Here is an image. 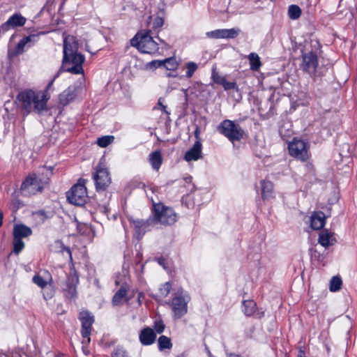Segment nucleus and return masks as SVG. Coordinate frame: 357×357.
<instances>
[{
  "instance_id": "nucleus-1",
  "label": "nucleus",
  "mask_w": 357,
  "mask_h": 357,
  "mask_svg": "<svg viewBox=\"0 0 357 357\" xmlns=\"http://www.w3.org/2000/svg\"><path fill=\"white\" fill-rule=\"evenodd\" d=\"M17 100L24 115H28L31 112L40 114L47 109L48 98L43 93H37L31 89L24 90L17 95Z\"/></svg>"
},
{
  "instance_id": "nucleus-2",
  "label": "nucleus",
  "mask_w": 357,
  "mask_h": 357,
  "mask_svg": "<svg viewBox=\"0 0 357 357\" xmlns=\"http://www.w3.org/2000/svg\"><path fill=\"white\" fill-rule=\"evenodd\" d=\"M130 44L139 52L144 54H154L158 52V43L151 36V30H142L130 40Z\"/></svg>"
},
{
  "instance_id": "nucleus-3",
  "label": "nucleus",
  "mask_w": 357,
  "mask_h": 357,
  "mask_svg": "<svg viewBox=\"0 0 357 357\" xmlns=\"http://www.w3.org/2000/svg\"><path fill=\"white\" fill-rule=\"evenodd\" d=\"M152 219L155 224L172 225L176 221V214L172 208L161 203L153 204Z\"/></svg>"
},
{
  "instance_id": "nucleus-4",
  "label": "nucleus",
  "mask_w": 357,
  "mask_h": 357,
  "mask_svg": "<svg viewBox=\"0 0 357 357\" xmlns=\"http://www.w3.org/2000/svg\"><path fill=\"white\" fill-rule=\"evenodd\" d=\"M217 130L232 143L240 141L244 135L242 128L234 121L228 119L222 121L218 125Z\"/></svg>"
},
{
  "instance_id": "nucleus-5",
  "label": "nucleus",
  "mask_w": 357,
  "mask_h": 357,
  "mask_svg": "<svg viewBox=\"0 0 357 357\" xmlns=\"http://www.w3.org/2000/svg\"><path fill=\"white\" fill-rule=\"evenodd\" d=\"M309 148L308 142L296 137L288 144L290 155L303 162L307 160L310 157Z\"/></svg>"
},
{
  "instance_id": "nucleus-6",
  "label": "nucleus",
  "mask_w": 357,
  "mask_h": 357,
  "mask_svg": "<svg viewBox=\"0 0 357 357\" xmlns=\"http://www.w3.org/2000/svg\"><path fill=\"white\" fill-rule=\"evenodd\" d=\"M67 199L70 203L77 205H84L87 199V192L85 187V180L79 179L67 192Z\"/></svg>"
},
{
  "instance_id": "nucleus-7",
  "label": "nucleus",
  "mask_w": 357,
  "mask_h": 357,
  "mask_svg": "<svg viewBox=\"0 0 357 357\" xmlns=\"http://www.w3.org/2000/svg\"><path fill=\"white\" fill-rule=\"evenodd\" d=\"M84 59V56L80 53L73 54L66 59L63 56V65L66 68L65 70L75 75L83 73L82 64Z\"/></svg>"
},
{
  "instance_id": "nucleus-8",
  "label": "nucleus",
  "mask_w": 357,
  "mask_h": 357,
  "mask_svg": "<svg viewBox=\"0 0 357 357\" xmlns=\"http://www.w3.org/2000/svg\"><path fill=\"white\" fill-rule=\"evenodd\" d=\"M43 190V182L35 174H29L23 181L20 190L25 195H35Z\"/></svg>"
},
{
  "instance_id": "nucleus-9",
  "label": "nucleus",
  "mask_w": 357,
  "mask_h": 357,
  "mask_svg": "<svg viewBox=\"0 0 357 357\" xmlns=\"http://www.w3.org/2000/svg\"><path fill=\"white\" fill-rule=\"evenodd\" d=\"M79 319L82 324L81 335L83 337L82 344H89L92 325L94 323V316L89 311H82L79 313Z\"/></svg>"
},
{
  "instance_id": "nucleus-10",
  "label": "nucleus",
  "mask_w": 357,
  "mask_h": 357,
  "mask_svg": "<svg viewBox=\"0 0 357 357\" xmlns=\"http://www.w3.org/2000/svg\"><path fill=\"white\" fill-rule=\"evenodd\" d=\"M128 220L135 230V236L138 240L142 239L145 233L149 231L151 227L155 224L152 217L146 220L130 218Z\"/></svg>"
},
{
  "instance_id": "nucleus-11",
  "label": "nucleus",
  "mask_w": 357,
  "mask_h": 357,
  "mask_svg": "<svg viewBox=\"0 0 357 357\" xmlns=\"http://www.w3.org/2000/svg\"><path fill=\"white\" fill-rule=\"evenodd\" d=\"M93 179L98 191L105 190L111 183V178L108 170L101 165H98L96 167V173L93 174Z\"/></svg>"
},
{
  "instance_id": "nucleus-12",
  "label": "nucleus",
  "mask_w": 357,
  "mask_h": 357,
  "mask_svg": "<svg viewBox=\"0 0 357 357\" xmlns=\"http://www.w3.org/2000/svg\"><path fill=\"white\" fill-rule=\"evenodd\" d=\"M303 62L301 67L303 70L307 72L309 75L315 73L316 68L318 66L317 55L314 52H309L303 54Z\"/></svg>"
},
{
  "instance_id": "nucleus-13",
  "label": "nucleus",
  "mask_w": 357,
  "mask_h": 357,
  "mask_svg": "<svg viewBox=\"0 0 357 357\" xmlns=\"http://www.w3.org/2000/svg\"><path fill=\"white\" fill-rule=\"evenodd\" d=\"M171 306L176 319L187 313V302L181 294H177L173 298Z\"/></svg>"
},
{
  "instance_id": "nucleus-14",
  "label": "nucleus",
  "mask_w": 357,
  "mask_h": 357,
  "mask_svg": "<svg viewBox=\"0 0 357 357\" xmlns=\"http://www.w3.org/2000/svg\"><path fill=\"white\" fill-rule=\"evenodd\" d=\"M79 283V277L76 273L70 274L66 281L63 288L65 295L68 298H74L77 296V285Z\"/></svg>"
},
{
  "instance_id": "nucleus-15",
  "label": "nucleus",
  "mask_w": 357,
  "mask_h": 357,
  "mask_svg": "<svg viewBox=\"0 0 357 357\" xmlns=\"http://www.w3.org/2000/svg\"><path fill=\"white\" fill-rule=\"evenodd\" d=\"M78 43L75 36L68 35L64 38L63 56H65V59L73 54L78 53Z\"/></svg>"
},
{
  "instance_id": "nucleus-16",
  "label": "nucleus",
  "mask_w": 357,
  "mask_h": 357,
  "mask_svg": "<svg viewBox=\"0 0 357 357\" xmlns=\"http://www.w3.org/2000/svg\"><path fill=\"white\" fill-rule=\"evenodd\" d=\"M239 29H217L206 33L208 38H235L239 33Z\"/></svg>"
},
{
  "instance_id": "nucleus-17",
  "label": "nucleus",
  "mask_w": 357,
  "mask_h": 357,
  "mask_svg": "<svg viewBox=\"0 0 357 357\" xmlns=\"http://www.w3.org/2000/svg\"><path fill=\"white\" fill-rule=\"evenodd\" d=\"M139 339L142 345L149 346L153 344L156 339V334L150 327H145L141 330Z\"/></svg>"
},
{
  "instance_id": "nucleus-18",
  "label": "nucleus",
  "mask_w": 357,
  "mask_h": 357,
  "mask_svg": "<svg viewBox=\"0 0 357 357\" xmlns=\"http://www.w3.org/2000/svg\"><path fill=\"white\" fill-rule=\"evenodd\" d=\"M243 311L244 314L248 317H254L257 319H261L264 317V312H258L257 310V305L256 303L252 301H244L243 302Z\"/></svg>"
},
{
  "instance_id": "nucleus-19",
  "label": "nucleus",
  "mask_w": 357,
  "mask_h": 357,
  "mask_svg": "<svg viewBox=\"0 0 357 357\" xmlns=\"http://www.w3.org/2000/svg\"><path fill=\"white\" fill-rule=\"evenodd\" d=\"M202 157V144L197 141L193 146L185 154L184 158L186 161L197 160Z\"/></svg>"
},
{
  "instance_id": "nucleus-20",
  "label": "nucleus",
  "mask_w": 357,
  "mask_h": 357,
  "mask_svg": "<svg viewBox=\"0 0 357 357\" xmlns=\"http://www.w3.org/2000/svg\"><path fill=\"white\" fill-rule=\"evenodd\" d=\"M318 241L323 247L328 248L335 244L336 239L333 233L328 231L327 229H324L319 234Z\"/></svg>"
},
{
  "instance_id": "nucleus-21",
  "label": "nucleus",
  "mask_w": 357,
  "mask_h": 357,
  "mask_svg": "<svg viewBox=\"0 0 357 357\" xmlns=\"http://www.w3.org/2000/svg\"><path fill=\"white\" fill-rule=\"evenodd\" d=\"M32 234V230L30 227L23 225H15L13 231V235L15 238H21L28 237Z\"/></svg>"
},
{
  "instance_id": "nucleus-22",
  "label": "nucleus",
  "mask_w": 357,
  "mask_h": 357,
  "mask_svg": "<svg viewBox=\"0 0 357 357\" xmlns=\"http://www.w3.org/2000/svg\"><path fill=\"white\" fill-rule=\"evenodd\" d=\"M325 214L321 211L314 212L311 216V227L314 229H321L325 225Z\"/></svg>"
},
{
  "instance_id": "nucleus-23",
  "label": "nucleus",
  "mask_w": 357,
  "mask_h": 357,
  "mask_svg": "<svg viewBox=\"0 0 357 357\" xmlns=\"http://www.w3.org/2000/svg\"><path fill=\"white\" fill-rule=\"evenodd\" d=\"M76 97V87L75 86H70L59 96L60 102L63 105H68L70 101Z\"/></svg>"
},
{
  "instance_id": "nucleus-24",
  "label": "nucleus",
  "mask_w": 357,
  "mask_h": 357,
  "mask_svg": "<svg viewBox=\"0 0 357 357\" xmlns=\"http://www.w3.org/2000/svg\"><path fill=\"white\" fill-rule=\"evenodd\" d=\"M26 22V18L20 14L15 13L10 16L8 20L4 22V26L10 28H15L17 26H22Z\"/></svg>"
},
{
  "instance_id": "nucleus-25",
  "label": "nucleus",
  "mask_w": 357,
  "mask_h": 357,
  "mask_svg": "<svg viewBox=\"0 0 357 357\" xmlns=\"http://www.w3.org/2000/svg\"><path fill=\"white\" fill-rule=\"evenodd\" d=\"M149 162L154 170L158 171L162 162L161 151L156 150L150 153L149 155Z\"/></svg>"
},
{
  "instance_id": "nucleus-26",
  "label": "nucleus",
  "mask_w": 357,
  "mask_h": 357,
  "mask_svg": "<svg viewBox=\"0 0 357 357\" xmlns=\"http://www.w3.org/2000/svg\"><path fill=\"white\" fill-rule=\"evenodd\" d=\"M261 197L264 200L273 198V184L271 181H261Z\"/></svg>"
},
{
  "instance_id": "nucleus-27",
  "label": "nucleus",
  "mask_w": 357,
  "mask_h": 357,
  "mask_svg": "<svg viewBox=\"0 0 357 357\" xmlns=\"http://www.w3.org/2000/svg\"><path fill=\"white\" fill-rule=\"evenodd\" d=\"M37 38L36 35H31L29 36L24 37L22 40L19 41L16 47V53L17 54H22L24 51V47L31 42L34 41V40Z\"/></svg>"
},
{
  "instance_id": "nucleus-28",
  "label": "nucleus",
  "mask_w": 357,
  "mask_h": 357,
  "mask_svg": "<svg viewBox=\"0 0 357 357\" xmlns=\"http://www.w3.org/2000/svg\"><path fill=\"white\" fill-rule=\"evenodd\" d=\"M51 250L54 252H66L70 259H72V255L70 248L63 245L61 241L57 240L51 245Z\"/></svg>"
},
{
  "instance_id": "nucleus-29",
  "label": "nucleus",
  "mask_w": 357,
  "mask_h": 357,
  "mask_svg": "<svg viewBox=\"0 0 357 357\" xmlns=\"http://www.w3.org/2000/svg\"><path fill=\"white\" fill-rule=\"evenodd\" d=\"M248 58L250 62V69L255 71L258 70L261 66L259 55L257 53L252 52L248 55Z\"/></svg>"
},
{
  "instance_id": "nucleus-30",
  "label": "nucleus",
  "mask_w": 357,
  "mask_h": 357,
  "mask_svg": "<svg viewBox=\"0 0 357 357\" xmlns=\"http://www.w3.org/2000/svg\"><path fill=\"white\" fill-rule=\"evenodd\" d=\"M158 346L160 351L171 349L172 347V340L165 335H161L158 340Z\"/></svg>"
},
{
  "instance_id": "nucleus-31",
  "label": "nucleus",
  "mask_w": 357,
  "mask_h": 357,
  "mask_svg": "<svg viewBox=\"0 0 357 357\" xmlns=\"http://www.w3.org/2000/svg\"><path fill=\"white\" fill-rule=\"evenodd\" d=\"M171 289L172 285L168 282L162 284L161 287L159 288L158 293L155 296H154L155 300H160L167 296L170 292Z\"/></svg>"
},
{
  "instance_id": "nucleus-32",
  "label": "nucleus",
  "mask_w": 357,
  "mask_h": 357,
  "mask_svg": "<svg viewBox=\"0 0 357 357\" xmlns=\"http://www.w3.org/2000/svg\"><path fill=\"white\" fill-rule=\"evenodd\" d=\"M127 293L126 289L122 286L114 295L112 298V303L114 305H118L123 298L126 297Z\"/></svg>"
},
{
  "instance_id": "nucleus-33",
  "label": "nucleus",
  "mask_w": 357,
  "mask_h": 357,
  "mask_svg": "<svg viewBox=\"0 0 357 357\" xmlns=\"http://www.w3.org/2000/svg\"><path fill=\"white\" fill-rule=\"evenodd\" d=\"M327 68L322 66V67H318L316 68L315 73L310 74L311 77H313L314 80L317 82H319L321 81V78L325 75Z\"/></svg>"
},
{
  "instance_id": "nucleus-34",
  "label": "nucleus",
  "mask_w": 357,
  "mask_h": 357,
  "mask_svg": "<svg viewBox=\"0 0 357 357\" xmlns=\"http://www.w3.org/2000/svg\"><path fill=\"white\" fill-rule=\"evenodd\" d=\"M288 14L291 19L296 20L301 16V10L299 6L296 5H291L289 7Z\"/></svg>"
},
{
  "instance_id": "nucleus-35",
  "label": "nucleus",
  "mask_w": 357,
  "mask_h": 357,
  "mask_svg": "<svg viewBox=\"0 0 357 357\" xmlns=\"http://www.w3.org/2000/svg\"><path fill=\"white\" fill-rule=\"evenodd\" d=\"M114 139L112 135H106L99 137L97 140V144L99 146L105 148L112 144Z\"/></svg>"
},
{
  "instance_id": "nucleus-36",
  "label": "nucleus",
  "mask_w": 357,
  "mask_h": 357,
  "mask_svg": "<svg viewBox=\"0 0 357 357\" xmlns=\"http://www.w3.org/2000/svg\"><path fill=\"white\" fill-rule=\"evenodd\" d=\"M342 282L340 277L334 276L330 282V290L331 291H337L340 289Z\"/></svg>"
},
{
  "instance_id": "nucleus-37",
  "label": "nucleus",
  "mask_w": 357,
  "mask_h": 357,
  "mask_svg": "<svg viewBox=\"0 0 357 357\" xmlns=\"http://www.w3.org/2000/svg\"><path fill=\"white\" fill-rule=\"evenodd\" d=\"M163 66L168 70H174L176 69L178 63L174 57H170L163 60Z\"/></svg>"
},
{
  "instance_id": "nucleus-38",
  "label": "nucleus",
  "mask_w": 357,
  "mask_h": 357,
  "mask_svg": "<svg viewBox=\"0 0 357 357\" xmlns=\"http://www.w3.org/2000/svg\"><path fill=\"white\" fill-rule=\"evenodd\" d=\"M13 252L18 255L24 248V243L21 238H15L13 237Z\"/></svg>"
},
{
  "instance_id": "nucleus-39",
  "label": "nucleus",
  "mask_w": 357,
  "mask_h": 357,
  "mask_svg": "<svg viewBox=\"0 0 357 357\" xmlns=\"http://www.w3.org/2000/svg\"><path fill=\"white\" fill-rule=\"evenodd\" d=\"M165 328V325L162 320L157 319L154 321L153 324V331L154 332L158 334H161L164 332Z\"/></svg>"
},
{
  "instance_id": "nucleus-40",
  "label": "nucleus",
  "mask_w": 357,
  "mask_h": 357,
  "mask_svg": "<svg viewBox=\"0 0 357 357\" xmlns=\"http://www.w3.org/2000/svg\"><path fill=\"white\" fill-rule=\"evenodd\" d=\"M186 68L187 71L185 76L188 78H190L193 75L194 73L197 70V63L192 61L188 62L186 63Z\"/></svg>"
},
{
  "instance_id": "nucleus-41",
  "label": "nucleus",
  "mask_w": 357,
  "mask_h": 357,
  "mask_svg": "<svg viewBox=\"0 0 357 357\" xmlns=\"http://www.w3.org/2000/svg\"><path fill=\"white\" fill-rule=\"evenodd\" d=\"M212 79L215 83L222 86L226 80L225 77L219 75L218 73L215 70H213L212 72Z\"/></svg>"
},
{
  "instance_id": "nucleus-42",
  "label": "nucleus",
  "mask_w": 357,
  "mask_h": 357,
  "mask_svg": "<svg viewBox=\"0 0 357 357\" xmlns=\"http://www.w3.org/2000/svg\"><path fill=\"white\" fill-rule=\"evenodd\" d=\"M33 282L41 288H44L47 286V282L43 278L39 275H36L33 278Z\"/></svg>"
},
{
  "instance_id": "nucleus-43",
  "label": "nucleus",
  "mask_w": 357,
  "mask_h": 357,
  "mask_svg": "<svg viewBox=\"0 0 357 357\" xmlns=\"http://www.w3.org/2000/svg\"><path fill=\"white\" fill-rule=\"evenodd\" d=\"M222 86L225 91H228L230 89H234L237 92L239 91V89L235 82H228L226 79Z\"/></svg>"
},
{
  "instance_id": "nucleus-44",
  "label": "nucleus",
  "mask_w": 357,
  "mask_h": 357,
  "mask_svg": "<svg viewBox=\"0 0 357 357\" xmlns=\"http://www.w3.org/2000/svg\"><path fill=\"white\" fill-rule=\"evenodd\" d=\"M163 60H154L149 62L147 66L151 68H158L163 66Z\"/></svg>"
},
{
  "instance_id": "nucleus-45",
  "label": "nucleus",
  "mask_w": 357,
  "mask_h": 357,
  "mask_svg": "<svg viewBox=\"0 0 357 357\" xmlns=\"http://www.w3.org/2000/svg\"><path fill=\"white\" fill-rule=\"evenodd\" d=\"M163 24H164V21H163L162 18H161L160 17H157L154 19V21L153 23V26L155 29H158V28L162 27Z\"/></svg>"
},
{
  "instance_id": "nucleus-46",
  "label": "nucleus",
  "mask_w": 357,
  "mask_h": 357,
  "mask_svg": "<svg viewBox=\"0 0 357 357\" xmlns=\"http://www.w3.org/2000/svg\"><path fill=\"white\" fill-rule=\"evenodd\" d=\"M112 357H126V352L122 349H118L114 352Z\"/></svg>"
},
{
  "instance_id": "nucleus-47",
  "label": "nucleus",
  "mask_w": 357,
  "mask_h": 357,
  "mask_svg": "<svg viewBox=\"0 0 357 357\" xmlns=\"http://www.w3.org/2000/svg\"><path fill=\"white\" fill-rule=\"evenodd\" d=\"M158 105L160 107V109L162 110L163 112L168 114H169L166 109L167 107L162 104V98H159L158 102Z\"/></svg>"
},
{
  "instance_id": "nucleus-48",
  "label": "nucleus",
  "mask_w": 357,
  "mask_h": 357,
  "mask_svg": "<svg viewBox=\"0 0 357 357\" xmlns=\"http://www.w3.org/2000/svg\"><path fill=\"white\" fill-rule=\"evenodd\" d=\"M157 261L158 262V264L161 266H162L164 268H165V264H166V262H165V259L163 258V257H160V258H158L157 259Z\"/></svg>"
},
{
  "instance_id": "nucleus-49",
  "label": "nucleus",
  "mask_w": 357,
  "mask_h": 357,
  "mask_svg": "<svg viewBox=\"0 0 357 357\" xmlns=\"http://www.w3.org/2000/svg\"><path fill=\"white\" fill-rule=\"evenodd\" d=\"M59 75V72L57 73V74L54 77V78L51 80V82L48 84V85L47 86V90H49L50 89V87L52 86V85L53 84V82L55 80V79L56 77H58Z\"/></svg>"
},
{
  "instance_id": "nucleus-50",
  "label": "nucleus",
  "mask_w": 357,
  "mask_h": 357,
  "mask_svg": "<svg viewBox=\"0 0 357 357\" xmlns=\"http://www.w3.org/2000/svg\"><path fill=\"white\" fill-rule=\"evenodd\" d=\"M8 30V26H4V23L0 26V35L6 32Z\"/></svg>"
},
{
  "instance_id": "nucleus-51",
  "label": "nucleus",
  "mask_w": 357,
  "mask_h": 357,
  "mask_svg": "<svg viewBox=\"0 0 357 357\" xmlns=\"http://www.w3.org/2000/svg\"><path fill=\"white\" fill-rule=\"evenodd\" d=\"M85 50H86L87 52H89L91 53L92 54H95L96 52H98V50H96L95 52H93L90 50L89 46L88 45V44H86V45H85Z\"/></svg>"
},
{
  "instance_id": "nucleus-52",
  "label": "nucleus",
  "mask_w": 357,
  "mask_h": 357,
  "mask_svg": "<svg viewBox=\"0 0 357 357\" xmlns=\"http://www.w3.org/2000/svg\"><path fill=\"white\" fill-rule=\"evenodd\" d=\"M158 40L160 41V43H162V44L165 45V47L166 48H169V46L167 45V43H165L163 40L160 39V38H158Z\"/></svg>"
},
{
  "instance_id": "nucleus-53",
  "label": "nucleus",
  "mask_w": 357,
  "mask_h": 357,
  "mask_svg": "<svg viewBox=\"0 0 357 357\" xmlns=\"http://www.w3.org/2000/svg\"><path fill=\"white\" fill-rule=\"evenodd\" d=\"M182 91L184 93L185 100H188V89H183Z\"/></svg>"
},
{
  "instance_id": "nucleus-54",
  "label": "nucleus",
  "mask_w": 357,
  "mask_h": 357,
  "mask_svg": "<svg viewBox=\"0 0 357 357\" xmlns=\"http://www.w3.org/2000/svg\"><path fill=\"white\" fill-rule=\"evenodd\" d=\"M38 213L40 215L45 216L46 217V213L44 211H39Z\"/></svg>"
},
{
  "instance_id": "nucleus-55",
  "label": "nucleus",
  "mask_w": 357,
  "mask_h": 357,
  "mask_svg": "<svg viewBox=\"0 0 357 357\" xmlns=\"http://www.w3.org/2000/svg\"><path fill=\"white\" fill-rule=\"evenodd\" d=\"M3 222V213L1 211H0V227L2 225Z\"/></svg>"
},
{
  "instance_id": "nucleus-56",
  "label": "nucleus",
  "mask_w": 357,
  "mask_h": 357,
  "mask_svg": "<svg viewBox=\"0 0 357 357\" xmlns=\"http://www.w3.org/2000/svg\"><path fill=\"white\" fill-rule=\"evenodd\" d=\"M185 181L187 182V183H190L192 181V177L191 176H188V177H186L185 178Z\"/></svg>"
},
{
  "instance_id": "nucleus-57",
  "label": "nucleus",
  "mask_w": 357,
  "mask_h": 357,
  "mask_svg": "<svg viewBox=\"0 0 357 357\" xmlns=\"http://www.w3.org/2000/svg\"><path fill=\"white\" fill-rule=\"evenodd\" d=\"M44 296V298L45 300H47L48 298H50L52 297V294H50V295H47V296H45V294L43 295Z\"/></svg>"
},
{
  "instance_id": "nucleus-58",
  "label": "nucleus",
  "mask_w": 357,
  "mask_h": 357,
  "mask_svg": "<svg viewBox=\"0 0 357 357\" xmlns=\"http://www.w3.org/2000/svg\"><path fill=\"white\" fill-rule=\"evenodd\" d=\"M141 296H142V293H139L138 295V301L140 303Z\"/></svg>"
},
{
  "instance_id": "nucleus-59",
  "label": "nucleus",
  "mask_w": 357,
  "mask_h": 357,
  "mask_svg": "<svg viewBox=\"0 0 357 357\" xmlns=\"http://www.w3.org/2000/svg\"><path fill=\"white\" fill-rule=\"evenodd\" d=\"M167 76L168 77H176V75H174L171 73H169L167 74Z\"/></svg>"
},
{
  "instance_id": "nucleus-60",
  "label": "nucleus",
  "mask_w": 357,
  "mask_h": 357,
  "mask_svg": "<svg viewBox=\"0 0 357 357\" xmlns=\"http://www.w3.org/2000/svg\"><path fill=\"white\" fill-rule=\"evenodd\" d=\"M194 190H195V185H192V188L191 189V192H192Z\"/></svg>"
},
{
  "instance_id": "nucleus-61",
  "label": "nucleus",
  "mask_w": 357,
  "mask_h": 357,
  "mask_svg": "<svg viewBox=\"0 0 357 357\" xmlns=\"http://www.w3.org/2000/svg\"><path fill=\"white\" fill-rule=\"evenodd\" d=\"M176 357H181V356H176Z\"/></svg>"
}]
</instances>
